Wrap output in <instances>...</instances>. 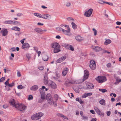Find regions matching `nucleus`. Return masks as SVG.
I'll return each mask as SVG.
<instances>
[{
  "instance_id": "obj_42",
  "label": "nucleus",
  "mask_w": 121,
  "mask_h": 121,
  "mask_svg": "<svg viewBox=\"0 0 121 121\" xmlns=\"http://www.w3.org/2000/svg\"><path fill=\"white\" fill-rule=\"evenodd\" d=\"M56 30L59 31H62L63 32V30L64 29L61 27H58L56 28Z\"/></svg>"
},
{
  "instance_id": "obj_48",
  "label": "nucleus",
  "mask_w": 121,
  "mask_h": 121,
  "mask_svg": "<svg viewBox=\"0 0 121 121\" xmlns=\"http://www.w3.org/2000/svg\"><path fill=\"white\" fill-rule=\"evenodd\" d=\"M9 79H8L5 82L4 84L5 85L7 86V85L9 84Z\"/></svg>"
},
{
  "instance_id": "obj_21",
  "label": "nucleus",
  "mask_w": 121,
  "mask_h": 121,
  "mask_svg": "<svg viewBox=\"0 0 121 121\" xmlns=\"http://www.w3.org/2000/svg\"><path fill=\"white\" fill-rule=\"evenodd\" d=\"M87 88H89L93 89L94 88V86L93 85L90 83H88L86 84Z\"/></svg>"
},
{
  "instance_id": "obj_16",
  "label": "nucleus",
  "mask_w": 121,
  "mask_h": 121,
  "mask_svg": "<svg viewBox=\"0 0 121 121\" xmlns=\"http://www.w3.org/2000/svg\"><path fill=\"white\" fill-rule=\"evenodd\" d=\"M42 18L44 19H47L48 18H50L51 17L50 15L47 14H45L42 15Z\"/></svg>"
},
{
  "instance_id": "obj_33",
  "label": "nucleus",
  "mask_w": 121,
  "mask_h": 121,
  "mask_svg": "<svg viewBox=\"0 0 121 121\" xmlns=\"http://www.w3.org/2000/svg\"><path fill=\"white\" fill-rule=\"evenodd\" d=\"M34 15L38 17L39 18H42V15L38 13H35L34 14Z\"/></svg>"
},
{
  "instance_id": "obj_5",
  "label": "nucleus",
  "mask_w": 121,
  "mask_h": 121,
  "mask_svg": "<svg viewBox=\"0 0 121 121\" xmlns=\"http://www.w3.org/2000/svg\"><path fill=\"white\" fill-rule=\"evenodd\" d=\"M89 66L92 69L94 70L95 69L96 65L95 61L92 60L90 61Z\"/></svg>"
},
{
  "instance_id": "obj_19",
  "label": "nucleus",
  "mask_w": 121,
  "mask_h": 121,
  "mask_svg": "<svg viewBox=\"0 0 121 121\" xmlns=\"http://www.w3.org/2000/svg\"><path fill=\"white\" fill-rule=\"evenodd\" d=\"M68 70V68L67 67L65 68L62 71V74L64 76H65L67 73Z\"/></svg>"
},
{
  "instance_id": "obj_46",
  "label": "nucleus",
  "mask_w": 121,
  "mask_h": 121,
  "mask_svg": "<svg viewBox=\"0 0 121 121\" xmlns=\"http://www.w3.org/2000/svg\"><path fill=\"white\" fill-rule=\"evenodd\" d=\"M17 88L19 89H22V86L21 85H19L17 86Z\"/></svg>"
},
{
  "instance_id": "obj_27",
  "label": "nucleus",
  "mask_w": 121,
  "mask_h": 121,
  "mask_svg": "<svg viewBox=\"0 0 121 121\" xmlns=\"http://www.w3.org/2000/svg\"><path fill=\"white\" fill-rule=\"evenodd\" d=\"M76 100L77 101H78L81 104H83L84 103V102L82 101L81 99L79 98H77L76 99Z\"/></svg>"
},
{
  "instance_id": "obj_31",
  "label": "nucleus",
  "mask_w": 121,
  "mask_h": 121,
  "mask_svg": "<svg viewBox=\"0 0 121 121\" xmlns=\"http://www.w3.org/2000/svg\"><path fill=\"white\" fill-rule=\"evenodd\" d=\"M12 30L16 31H20V29L18 27H13L12 29Z\"/></svg>"
},
{
  "instance_id": "obj_24",
  "label": "nucleus",
  "mask_w": 121,
  "mask_h": 121,
  "mask_svg": "<svg viewBox=\"0 0 121 121\" xmlns=\"http://www.w3.org/2000/svg\"><path fill=\"white\" fill-rule=\"evenodd\" d=\"M13 21L11 20L6 21L4 22V23L6 24H13Z\"/></svg>"
},
{
  "instance_id": "obj_49",
  "label": "nucleus",
  "mask_w": 121,
  "mask_h": 121,
  "mask_svg": "<svg viewBox=\"0 0 121 121\" xmlns=\"http://www.w3.org/2000/svg\"><path fill=\"white\" fill-rule=\"evenodd\" d=\"M34 50L36 52L38 51V47H34Z\"/></svg>"
},
{
  "instance_id": "obj_51",
  "label": "nucleus",
  "mask_w": 121,
  "mask_h": 121,
  "mask_svg": "<svg viewBox=\"0 0 121 121\" xmlns=\"http://www.w3.org/2000/svg\"><path fill=\"white\" fill-rule=\"evenodd\" d=\"M39 69L40 70H42L44 69V67L43 66H40L39 67Z\"/></svg>"
},
{
  "instance_id": "obj_14",
  "label": "nucleus",
  "mask_w": 121,
  "mask_h": 121,
  "mask_svg": "<svg viewBox=\"0 0 121 121\" xmlns=\"http://www.w3.org/2000/svg\"><path fill=\"white\" fill-rule=\"evenodd\" d=\"M8 31L6 29H4L0 31V33L2 34V36H5L8 34Z\"/></svg>"
},
{
  "instance_id": "obj_56",
  "label": "nucleus",
  "mask_w": 121,
  "mask_h": 121,
  "mask_svg": "<svg viewBox=\"0 0 121 121\" xmlns=\"http://www.w3.org/2000/svg\"><path fill=\"white\" fill-rule=\"evenodd\" d=\"M3 107L4 108H6L8 107V106L6 104H4L3 105Z\"/></svg>"
},
{
  "instance_id": "obj_25",
  "label": "nucleus",
  "mask_w": 121,
  "mask_h": 121,
  "mask_svg": "<svg viewBox=\"0 0 121 121\" xmlns=\"http://www.w3.org/2000/svg\"><path fill=\"white\" fill-rule=\"evenodd\" d=\"M75 39L78 41H80L83 40L82 37L79 36H76Z\"/></svg>"
},
{
  "instance_id": "obj_13",
  "label": "nucleus",
  "mask_w": 121,
  "mask_h": 121,
  "mask_svg": "<svg viewBox=\"0 0 121 121\" xmlns=\"http://www.w3.org/2000/svg\"><path fill=\"white\" fill-rule=\"evenodd\" d=\"M51 47L52 48H54V49L60 48V46L59 44L56 42L52 43L51 44Z\"/></svg>"
},
{
  "instance_id": "obj_32",
  "label": "nucleus",
  "mask_w": 121,
  "mask_h": 121,
  "mask_svg": "<svg viewBox=\"0 0 121 121\" xmlns=\"http://www.w3.org/2000/svg\"><path fill=\"white\" fill-rule=\"evenodd\" d=\"M42 58L43 60L44 61H47L48 59V56L47 55H45L43 56Z\"/></svg>"
},
{
  "instance_id": "obj_41",
  "label": "nucleus",
  "mask_w": 121,
  "mask_h": 121,
  "mask_svg": "<svg viewBox=\"0 0 121 121\" xmlns=\"http://www.w3.org/2000/svg\"><path fill=\"white\" fill-rule=\"evenodd\" d=\"M66 58V56H62L60 58L61 59V60L63 61L64 60H65Z\"/></svg>"
},
{
  "instance_id": "obj_61",
  "label": "nucleus",
  "mask_w": 121,
  "mask_h": 121,
  "mask_svg": "<svg viewBox=\"0 0 121 121\" xmlns=\"http://www.w3.org/2000/svg\"><path fill=\"white\" fill-rule=\"evenodd\" d=\"M97 119L95 118H93L91 121H96Z\"/></svg>"
},
{
  "instance_id": "obj_62",
  "label": "nucleus",
  "mask_w": 121,
  "mask_h": 121,
  "mask_svg": "<svg viewBox=\"0 0 121 121\" xmlns=\"http://www.w3.org/2000/svg\"><path fill=\"white\" fill-rule=\"evenodd\" d=\"M87 95L88 96H90L91 95H92V94L91 93H86Z\"/></svg>"
},
{
  "instance_id": "obj_2",
  "label": "nucleus",
  "mask_w": 121,
  "mask_h": 121,
  "mask_svg": "<svg viewBox=\"0 0 121 121\" xmlns=\"http://www.w3.org/2000/svg\"><path fill=\"white\" fill-rule=\"evenodd\" d=\"M96 81L99 83H102L107 80V79L105 76H99L95 78Z\"/></svg>"
},
{
  "instance_id": "obj_50",
  "label": "nucleus",
  "mask_w": 121,
  "mask_h": 121,
  "mask_svg": "<svg viewBox=\"0 0 121 121\" xmlns=\"http://www.w3.org/2000/svg\"><path fill=\"white\" fill-rule=\"evenodd\" d=\"M66 6L67 7H68L69 6H70L71 5V3L70 2H67V3L66 4Z\"/></svg>"
},
{
  "instance_id": "obj_3",
  "label": "nucleus",
  "mask_w": 121,
  "mask_h": 121,
  "mask_svg": "<svg viewBox=\"0 0 121 121\" xmlns=\"http://www.w3.org/2000/svg\"><path fill=\"white\" fill-rule=\"evenodd\" d=\"M46 98L49 104L51 105L53 104L54 103L53 99L50 94H48L46 95Z\"/></svg>"
},
{
  "instance_id": "obj_45",
  "label": "nucleus",
  "mask_w": 121,
  "mask_h": 121,
  "mask_svg": "<svg viewBox=\"0 0 121 121\" xmlns=\"http://www.w3.org/2000/svg\"><path fill=\"white\" fill-rule=\"evenodd\" d=\"M33 99V96L31 95H30L29 96L28 99L29 100H30Z\"/></svg>"
},
{
  "instance_id": "obj_43",
  "label": "nucleus",
  "mask_w": 121,
  "mask_h": 121,
  "mask_svg": "<svg viewBox=\"0 0 121 121\" xmlns=\"http://www.w3.org/2000/svg\"><path fill=\"white\" fill-rule=\"evenodd\" d=\"M54 98L56 100H58V96L56 94L54 95Z\"/></svg>"
},
{
  "instance_id": "obj_39",
  "label": "nucleus",
  "mask_w": 121,
  "mask_h": 121,
  "mask_svg": "<svg viewBox=\"0 0 121 121\" xmlns=\"http://www.w3.org/2000/svg\"><path fill=\"white\" fill-rule=\"evenodd\" d=\"M68 81V80H67L65 82V84L68 86H69L70 85H69V83Z\"/></svg>"
},
{
  "instance_id": "obj_52",
  "label": "nucleus",
  "mask_w": 121,
  "mask_h": 121,
  "mask_svg": "<svg viewBox=\"0 0 121 121\" xmlns=\"http://www.w3.org/2000/svg\"><path fill=\"white\" fill-rule=\"evenodd\" d=\"M87 96L86 93H85L82 95V97L83 98H86Z\"/></svg>"
},
{
  "instance_id": "obj_18",
  "label": "nucleus",
  "mask_w": 121,
  "mask_h": 121,
  "mask_svg": "<svg viewBox=\"0 0 121 121\" xmlns=\"http://www.w3.org/2000/svg\"><path fill=\"white\" fill-rule=\"evenodd\" d=\"M65 45L66 48H67L68 47H69V48L68 49H70L72 51H73L74 50V48L72 45H68L67 44H66Z\"/></svg>"
},
{
  "instance_id": "obj_11",
  "label": "nucleus",
  "mask_w": 121,
  "mask_h": 121,
  "mask_svg": "<svg viewBox=\"0 0 121 121\" xmlns=\"http://www.w3.org/2000/svg\"><path fill=\"white\" fill-rule=\"evenodd\" d=\"M68 30H66L64 29L63 30V32L65 34L68 36H70L71 35V33H70V29L69 27L68 28Z\"/></svg>"
},
{
  "instance_id": "obj_8",
  "label": "nucleus",
  "mask_w": 121,
  "mask_h": 121,
  "mask_svg": "<svg viewBox=\"0 0 121 121\" xmlns=\"http://www.w3.org/2000/svg\"><path fill=\"white\" fill-rule=\"evenodd\" d=\"M30 47V46L28 43H25L22 45V48L25 50H26L28 49Z\"/></svg>"
},
{
  "instance_id": "obj_22",
  "label": "nucleus",
  "mask_w": 121,
  "mask_h": 121,
  "mask_svg": "<svg viewBox=\"0 0 121 121\" xmlns=\"http://www.w3.org/2000/svg\"><path fill=\"white\" fill-rule=\"evenodd\" d=\"M34 30L35 31L39 33H41L43 31L41 29L39 28H35Z\"/></svg>"
},
{
  "instance_id": "obj_55",
  "label": "nucleus",
  "mask_w": 121,
  "mask_h": 121,
  "mask_svg": "<svg viewBox=\"0 0 121 121\" xmlns=\"http://www.w3.org/2000/svg\"><path fill=\"white\" fill-rule=\"evenodd\" d=\"M73 90L77 92L78 93H79V90H77V89H76L75 88H73Z\"/></svg>"
},
{
  "instance_id": "obj_40",
  "label": "nucleus",
  "mask_w": 121,
  "mask_h": 121,
  "mask_svg": "<svg viewBox=\"0 0 121 121\" xmlns=\"http://www.w3.org/2000/svg\"><path fill=\"white\" fill-rule=\"evenodd\" d=\"M92 30L94 31V36H96L97 34V31L95 29V28H93Z\"/></svg>"
},
{
  "instance_id": "obj_28",
  "label": "nucleus",
  "mask_w": 121,
  "mask_h": 121,
  "mask_svg": "<svg viewBox=\"0 0 121 121\" xmlns=\"http://www.w3.org/2000/svg\"><path fill=\"white\" fill-rule=\"evenodd\" d=\"M111 41L110 39H107L106 40L104 43V44L106 45H107L111 42Z\"/></svg>"
},
{
  "instance_id": "obj_37",
  "label": "nucleus",
  "mask_w": 121,
  "mask_h": 121,
  "mask_svg": "<svg viewBox=\"0 0 121 121\" xmlns=\"http://www.w3.org/2000/svg\"><path fill=\"white\" fill-rule=\"evenodd\" d=\"M14 85V82H13L9 84L7 86L9 87H12Z\"/></svg>"
},
{
  "instance_id": "obj_35",
  "label": "nucleus",
  "mask_w": 121,
  "mask_h": 121,
  "mask_svg": "<svg viewBox=\"0 0 121 121\" xmlns=\"http://www.w3.org/2000/svg\"><path fill=\"white\" fill-rule=\"evenodd\" d=\"M99 91L102 92L103 93L107 91V90L105 89H99Z\"/></svg>"
},
{
  "instance_id": "obj_1",
  "label": "nucleus",
  "mask_w": 121,
  "mask_h": 121,
  "mask_svg": "<svg viewBox=\"0 0 121 121\" xmlns=\"http://www.w3.org/2000/svg\"><path fill=\"white\" fill-rule=\"evenodd\" d=\"M43 115V113L41 112H39L32 116L31 119L33 120H36L40 119Z\"/></svg>"
},
{
  "instance_id": "obj_29",
  "label": "nucleus",
  "mask_w": 121,
  "mask_h": 121,
  "mask_svg": "<svg viewBox=\"0 0 121 121\" xmlns=\"http://www.w3.org/2000/svg\"><path fill=\"white\" fill-rule=\"evenodd\" d=\"M100 104L103 105H105V101L103 99H102L99 101Z\"/></svg>"
},
{
  "instance_id": "obj_59",
  "label": "nucleus",
  "mask_w": 121,
  "mask_h": 121,
  "mask_svg": "<svg viewBox=\"0 0 121 121\" xmlns=\"http://www.w3.org/2000/svg\"><path fill=\"white\" fill-rule=\"evenodd\" d=\"M58 77H54L53 78L56 81H59Z\"/></svg>"
},
{
  "instance_id": "obj_7",
  "label": "nucleus",
  "mask_w": 121,
  "mask_h": 121,
  "mask_svg": "<svg viewBox=\"0 0 121 121\" xmlns=\"http://www.w3.org/2000/svg\"><path fill=\"white\" fill-rule=\"evenodd\" d=\"M48 85L53 89H55L56 87V83L52 81H49Z\"/></svg>"
},
{
  "instance_id": "obj_26",
  "label": "nucleus",
  "mask_w": 121,
  "mask_h": 121,
  "mask_svg": "<svg viewBox=\"0 0 121 121\" xmlns=\"http://www.w3.org/2000/svg\"><path fill=\"white\" fill-rule=\"evenodd\" d=\"M38 88V86L37 85H34L30 88V89L32 90H36Z\"/></svg>"
},
{
  "instance_id": "obj_30",
  "label": "nucleus",
  "mask_w": 121,
  "mask_h": 121,
  "mask_svg": "<svg viewBox=\"0 0 121 121\" xmlns=\"http://www.w3.org/2000/svg\"><path fill=\"white\" fill-rule=\"evenodd\" d=\"M60 48H56L54 49V53H56L60 51Z\"/></svg>"
},
{
  "instance_id": "obj_17",
  "label": "nucleus",
  "mask_w": 121,
  "mask_h": 121,
  "mask_svg": "<svg viewBox=\"0 0 121 121\" xmlns=\"http://www.w3.org/2000/svg\"><path fill=\"white\" fill-rule=\"evenodd\" d=\"M57 115L58 116L60 117H62L63 118L65 119H67V120L68 119V117H67L66 116H64L63 114H61L59 113H57Z\"/></svg>"
},
{
  "instance_id": "obj_47",
  "label": "nucleus",
  "mask_w": 121,
  "mask_h": 121,
  "mask_svg": "<svg viewBox=\"0 0 121 121\" xmlns=\"http://www.w3.org/2000/svg\"><path fill=\"white\" fill-rule=\"evenodd\" d=\"M5 79V78L4 77H3L0 79V82H3V80H4Z\"/></svg>"
},
{
  "instance_id": "obj_34",
  "label": "nucleus",
  "mask_w": 121,
  "mask_h": 121,
  "mask_svg": "<svg viewBox=\"0 0 121 121\" xmlns=\"http://www.w3.org/2000/svg\"><path fill=\"white\" fill-rule=\"evenodd\" d=\"M71 25H72V27L73 29H75L77 28V25L74 23L73 22H72L71 23Z\"/></svg>"
},
{
  "instance_id": "obj_58",
  "label": "nucleus",
  "mask_w": 121,
  "mask_h": 121,
  "mask_svg": "<svg viewBox=\"0 0 121 121\" xmlns=\"http://www.w3.org/2000/svg\"><path fill=\"white\" fill-rule=\"evenodd\" d=\"M37 52V53L38 56H39L40 55L41 53V51H37V52Z\"/></svg>"
},
{
  "instance_id": "obj_44",
  "label": "nucleus",
  "mask_w": 121,
  "mask_h": 121,
  "mask_svg": "<svg viewBox=\"0 0 121 121\" xmlns=\"http://www.w3.org/2000/svg\"><path fill=\"white\" fill-rule=\"evenodd\" d=\"M62 61V60L60 58L58 59L56 61V62L58 63H60Z\"/></svg>"
},
{
  "instance_id": "obj_20",
  "label": "nucleus",
  "mask_w": 121,
  "mask_h": 121,
  "mask_svg": "<svg viewBox=\"0 0 121 121\" xmlns=\"http://www.w3.org/2000/svg\"><path fill=\"white\" fill-rule=\"evenodd\" d=\"M94 109L98 114L100 115L101 111L97 107H95Z\"/></svg>"
},
{
  "instance_id": "obj_4",
  "label": "nucleus",
  "mask_w": 121,
  "mask_h": 121,
  "mask_svg": "<svg viewBox=\"0 0 121 121\" xmlns=\"http://www.w3.org/2000/svg\"><path fill=\"white\" fill-rule=\"evenodd\" d=\"M26 106L22 104H18L16 105V108L18 109V110L22 111L24 110L26 108Z\"/></svg>"
},
{
  "instance_id": "obj_12",
  "label": "nucleus",
  "mask_w": 121,
  "mask_h": 121,
  "mask_svg": "<svg viewBox=\"0 0 121 121\" xmlns=\"http://www.w3.org/2000/svg\"><path fill=\"white\" fill-rule=\"evenodd\" d=\"M84 76L83 79L84 80L88 78L89 75V73L87 70H86L84 71Z\"/></svg>"
},
{
  "instance_id": "obj_6",
  "label": "nucleus",
  "mask_w": 121,
  "mask_h": 121,
  "mask_svg": "<svg viewBox=\"0 0 121 121\" xmlns=\"http://www.w3.org/2000/svg\"><path fill=\"white\" fill-rule=\"evenodd\" d=\"M93 10L92 9H90L87 11L85 12L84 14L85 16L87 17H90L92 13Z\"/></svg>"
},
{
  "instance_id": "obj_54",
  "label": "nucleus",
  "mask_w": 121,
  "mask_h": 121,
  "mask_svg": "<svg viewBox=\"0 0 121 121\" xmlns=\"http://www.w3.org/2000/svg\"><path fill=\"white\" fill-rule=\"evenodd\" d=\"M67 20L69 21H70L71 20H72L73 21L74 19L71 17H69L67 18Z\"/></svg>"
},
{
  "instance_id": "obj_60",
  "label": "nucleus",
  "mask_w": 121,
  "mask_h": 121,
  "mask_svg": "<svg viewBox=\"0 0 121 121\" xmlns=\"http://www.w3.org/2000/svg\"><path fill=\"white\" fill-rule=\"evenodd\" d=\"M17 76L18 77H20L21 76L20 73L19 72H18L17 73Z\"/></svg>"
},
{
  "instance_id": "obj_53",
  "label": "nucleus",
  "mask_w": 121,
  "mask_h": 121,
  "mask_svg": "<svg viewBox=\"0 0 121 121\" xmlns=\"http://www.w3.org/2000/svg\"><path fill=\"white\" fill-rule=\"evenodd\" d=\"M107 66L108 68H110L111 66V64L110 63H108L107 64Z\"/></svg>"
},
{
  "instance_id": "obj_36",
  "label": "nucleus",
  "mask_w": 121,
  "mask_h": 121,
  "mask_svg": "<svg viewBox=\"0 0 121 121\" xmlns=\"http://www.w3.org/2000/svg\"><path fill=\"white\" fill-rule=\"evenodd\" d=\"M13 25L15 24L17 25H18L20 24L19 22L16 21H13Z\"/></svg>"
},
{
  "instance_id": "obj_64",
  "label": "nucleus",
  "mask_w": 121,
  "mask_h": 121,
  "mask_svg": "<svg viewBox=\"0 0 121 121\" xmlns=\"http://www.w3.org/2000/svg\"><path fill=\"white\" fill-rule=\"evenodd\" d=\"M116 24L117 25H120L121 24V22L118 21L117 22Z\"/></svg>"
},
{
  "instance_id": "obj_63",
  "label": "nucleus",
  "mask_w": 121,
  "mask_h": 121,
  "mask_svg": "<svg viewBox=\"0 0 121 121\" xmlns=\"http://www.w3.org/2000/svg\"><path fill=\"white\" fill-rule=\"evenodd\" d=\"M111 112L110 111H108L107 112V115L108 116H109L110 115V114Z\"/></svg>"
},
{
  "instance_id": "obj_57",
  "label": "nucleus",
  "mask_w": 121,
  "mask_h": 121,
  "mask_svg": "<svg viewBox=\"0 0 121 121\" xmlns=\"http://www.w3.org/2000/svg\"><path fill=\"white\" fill-rule=\"evenodd\" d=\"M90 112L92 113V114H95V113L94 111L93 110H90Z\"/></svg>"
},
{
  "instance_id": "obj_15",
  "label": "nucleus",
  "mask_w": 121,
  "mask_h": 121,
  "mask_svg": "<svg viewBox=\"0 0 121 121\" xmlns=\"http://www.w3.org/2000/svg\"><path fill=\"white\" fill-rule=\"evenodd\" d=\"M9 103L11 105H12L13 107H15L16 108L17 104H15V100L13 99H11L9 101Z\"/></svg>"
},
{
  "instance_id": "obj_9",
  "label": "nucleus",
  "mask_w": 121,
  "mask_h": 121,
  "mask_svg": "<svg viewBox=\"0 0 121 121\" xmlns=\"http://www.w3.org/2000/svg\"><path fill=\"white\" fill-rule=\"evenodd\" d=\"M39 90L41 95V98L42 99H45V94L44 91L42 89H40Z\"/></svg>"
},
{
  "instance_id": "obj_10",
  "label": "nucleus",
  "mask_w": 121,
  "mask_h": 121,
  "mask_svg": "<svg viewBox=\"0 0 121 121\" xmlns=\"http://www.w3.org/2000/svg\"><path fill=\"white\" fill-rule=\"evenodd\" d=\"M48 73H47L45 72L44 75L43 82L44 84L46 85L48 84Z\"/></svg>"
},
{
  "instance_id": "obj_23",
  "label": "nucleus",
  "mask_w": 121,
  "mask_h": 121,
  "mask_svg": "<svg viewBox=\"0 0 121 121\" xmlns=\"http://www.w3.org/2000/svg\"><path fill=\"white\" fill-rule=\"evenodd\" d=\"M93 49L95 50L96 52H99L102 50L101 48L98 46L95 47L93 48Z\"/></svg>"
},
{
  "instance_id": "obj_38",
  "label": "nucleus",
  "mask_w": 121,
  "mask_h": 121,
  "mask_svg": "<svg viewBox=\"0 0 121 121\" xmlns=\"http://www.w3.org/2000/svg\"><path fill=\"white\" fill-rule=\"evenodd\" d=\"M105 1L102 0H99L98 3L100 4H104Z\"/></svg>"
}]
</instances>
